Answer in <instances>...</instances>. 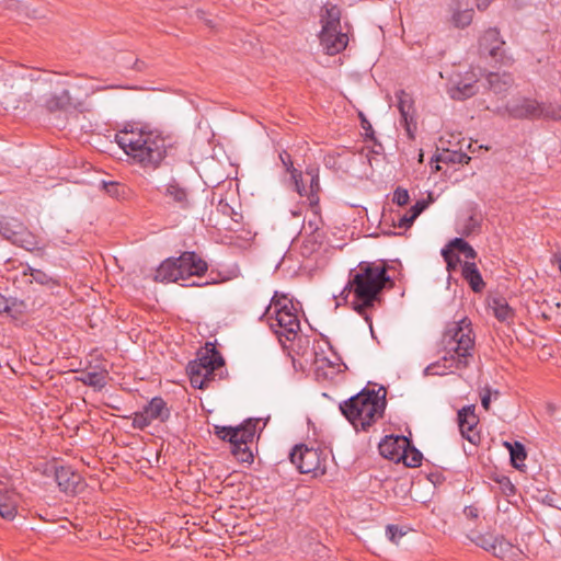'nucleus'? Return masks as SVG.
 I'll use <instances>...</instances> for the list:
<instances>
[{
	"mask_svg": "<svg viewBox=\"0 0 561 561\" xmlns=\"http://www.w3.org/2000/svg\"><path fill=\"white\" fill-rule=\"evenodd\" d=\"M32 278L37 284L47 287L53 293L55 289L61 286L60 278L57 276H51L42 270L32 271Z\"/></svg>",
	"mask_w": 561,
	"mask_h": 561,
	"instance_id": "obj_31",
	"label": "nucleus"
},
{
	"mask_svg": "<svg viewBox=\"0 0 561 561\" xmlns=\"http://www.w3.org/2000/svg\"><path fill=\"white\" fill-rule=\"evenodd\" d=\"M291 179H293V181L295 183V187H296L297 193L300 196H306L308 198V187L305 186V184L302 183V173L301 172H294L293 171Z\"/></svg>",
	"mask_w": 561,
	"mask_h": 561,
	"instance_id": "obj_45",
	"label": "nucleus"
},
{
	"mask_svg": "<svg viewBox=\"0 0 561 561\" xmlns=\"http://www.w3.org/2000/svg\"><path fill=\"white\" fill-rule=\"evenodd\" d=\"M489 89L496 95L505 96L514 85V78L508 72H490L486 76Z\"/></svg>",
	"mask_w": 561,
	"mask_h": 561,
	"instance_id": "obj_19",
	"label": "nucleus"
},
{
	"mask_svg": "<svg viewBox=\"0 0 561 561\" xmlns=\"http://www.w3.org/2000/svg\"><path fill=\"white\" fill-rule=\"evenodd\" d=\"M1 103L5 106V108H8L9 106H11L13 108H18L19 107V104H15V100L10 101L8 99V96H4L3 101Z\"/></svg>",
	"mask_w": 561,
	"mask_h": 561,
	"instance_id": "obj_58",
	"label": "nucleus"
},
{
	"mask_svg": "<svg viewBox=\"0 0 561 561\" xmlns=\"http://www.w3.org/2000/svg\"><path fill=\"white\" fill-rule=\"evenodd\" d=\"M552 263L558 266V270L561 274V254H553Z\"/></svg>",
	"mask_w": 561,
	"mask_h": 561,
	"instance_id": "obj_59",
	"label": "nucleus"
},
{
	"mask_svg": "<svg viewBox=\"0 0 561 561\" xmlns=\"http://www.w3.org/2000/svg\"><path fill=\"white\" fill-rule=\"evenodd\" d=\"M407 534V530H404L402 527L393 524H389L386 527V536L387 538L393 542L398 543L399 540Z\"/></svg>",
	"mask_w": 561,
	"mask_h": 561,
	"instance_id": "obj_42",
	"label": "nucleus"
},
{
	"mask_svg": "<svg viewBox=\"0 0 561 561\" xmlns=\"http://www.w3.org/2000/svg\"><path fill=\"white\" fill-rule=\"evenodd\" d=\"M414 220L409 216V214H404L400 216L398 220H392V227L394 228H404L409 229L413 225Z\"/></svg>",
	"mask_w": 561,
	"mask_h": 561,
	"instance_id": "obj_49",
	"label": "nucleus"
},
{
	"mask_svg": "<svg viewBox=\"0 0 561 561\" xmlns=\"http://www.w3.org/2000/svg\"><path fill=\"white\" fill-rule=\"evenodd\" d=\"M108 371L106 369L95 371H82L76 380L95 390H102L107 385Z\"/></svg>",
	"mask_w": 561,
	"mask_h": 561,
	"instance_id": "obj_26",
	"label": "nucleus"
},
{
	"mask_svg": "<svg viewBox=\"0 0 561 561\" xmlns=\"http://www.w3.org/2000/svg\"><path fill=\"white\" fill-rule=\"evenodd\" d=\"M398 100V110L401 114V121L409 134H411V124L414 123V102L412 96L404 90L396 93Z\"/></svg>",
	"mask_w": 561,
	"mask_h": 561,
	"instance_id": "obj_18",
	"label": "nucleus"
},
{
	"mask_svg": "<svg viewBox=\"0 0 561 561\" xmlns=\"http://www.w3.org/2000/svg\"><path fill=\"white\" fill-rule=\"evenodd\" d=\"M178 265L181 266V279L186 280L191 276H202L208 268L207 263L195 252L186 251L176 257Z\"/></svg>",
	"mask_w": 561,
	"mask_h": 561,
	"instance_id": "obj_11",
	"label": "nucleus"
},
{
	"mask_svg": "<svg viewBox=\"0 0 561 561\" xmlns=\"http://www.w3.org/2000/svg\"><path fill=\"white\" fill-rule=\"evenodd\" d=\"M479 423L478 416L474 414V407L468 405L458 411V425L463 438L472 444L480 440V435L476 427Z\"/></svg>",
	"mask_w": 561,
	"mask_h": 561,
	"instance_id": "obj_13",
	"label": "nucleus"
},
{
	"mask_svg": "<svg viewBox=\"0 0 561 561\" xmlns=\"http://www.w3.org/2000/svg\"><path fill=\"white\" fill-rule=\"evenodd\" d=\"M54 476L59 490L66 494H76L82 482V477L70 466H55Z\"/></svg>",
	"mask_w": 561,
	"mask_h": 561,
	"instance_id": "obj_12",
	"label": "nucleus"
},
{
	"mask_svg": "<svg viewBox=\"0 0 561 561\" xmlns=\"http://www.w3.org/2000/svg\"><path fill=\"white\" fill-rule=\"evenodd\" d=\"M490 0H477V7L479 10H484L488 8Z\"/></svg>",
	"mask_w": 561,
	"mask_h": 561,
	"instance_id": "obj_60",
	"label": "nucleus"
},
{
	"mask_svg": "<svg viewBox=\"0 0 561 561\" xmlns=\"http://www.w3.org/2000/svg\"><path fill=\"white\" fill-rule=\"evenodd\" d=\"M261 422V419H248L237 430L236 444L248 445L252 443L256 433V426Z\"/></svg>",
	"mask_w": 561,
	"mask_h": 561,
	"instance_id": "obj_28",
	"label": "nucleus"
},
{
	"mask_svg": "<svg viewBox=\"0 0 561 561\" xmlns=\"http://www.w3.org/2000/svg\"><path fill=\"white\" fill-rule=\"evenodd\" d=\"M314 210V219L308 221V229L311 231L312 234H314L319 230V221L318 218V211L319 208H312Z\"/></svg>",
	"mask_w": 561,
	"mask_h": 561,
	"instance_id": "obj_53",
	"label": "nucleus"
},
{
	"mask_svg": "<svg viewBox=\"0 0 561 561\" xmlns=\"http://www.w3.org/2000/svg\"><path fill=\"white\" fill-rule=\"evenodd\" d=\"M225 360L213 343H206L205 352L198 353L196 360L187 365L191 385L196 389H204L215 379L216 370L221 368Z\"/></svg>",
	"mask_w": 561,
	"mask_h": 561,
	"instance_id": "obj_6",
	"label": "nucleus"
},
{
	"mask_svg": "<svg viewBox=\"0 0 561 561\" xmlns=\"http://www.w3.org/2000/svg\"><path fill=\"white\" fill-rule=\"evenodd\" d=\"M42 106L48 113L68 112L75 107L72 96L66 89L61 90L59 93H51L46 96L42 103Z\"/></svg>",
	"mask_w": 561,
	"mask_h": 561,
	"instance_id": "obj_16",
	"label": "nucleus"
},
{
	"mask_svg": "<svg viewBox=\"0 0 561 561\" xmlns=\"http://www.w3.org/2000/svg\"><path fill=\"white\" fill-rule=\"evenodd\" d=\"M388 265L385 261L379 263L363 261L357 265V270L350 272V278L344 287L342 295L346 291L352 294V307L362 316L371 328V311L376 305L382 301L381 295L389 283L393 284L387 274Z\"/></svg>",
	"mask_w": 561,
	"mask_h": 561,
	"instance_id": "obj_1",
	"label": "nucleus"
},
{
	"mask_svg": "<svg viewBox=\"0 0 561 561\" xmlns=\"http://www.w3.org/2000/svg\"><path fill=\"white\" fill-rule=\"evenodd\" d=\"M33 95L31 93L25 94V102H32Z\"/></svg>",
	"mask_w": 561,
	"mask_h": 561,
	"instance_id": "obj_64",
	"label": "nucleus"
},
{
	"mask_svg": "<svg viewBox=\"0 0 561 561\" xmlns=\"http://www.w3.org/2000/svg\"><path fill=\"white\" fill-rule=\"evenodd\" d=\"M279 159H280L283 165L285 167L286 171L289 172L291 175H293V171L299 172L297 169L294 168L291 157L287 151H285V150L282 151L279 153Z\"/></svg>",
	"mask_w": 561,
	"mask_h": 561,
	"instance_id": "obj_48",
	"label": "nucleus"
},
{
	"mask_svg": "<svg viewBox=\"0 0 561 561\" xmlns=\"http://www.w3.org/2000/svg\"><path fill=\"white\" fill-rule=\"evenodd\" d=\"M426 375H444L445 371H425Z\"/></svg>",
	"mask_w": 561,
	"mask_h": 561,
	"instance_id": "obj_63",
	"label": "nucleus"
},
{
	"mask_svg": "<svg viewBox=\"0 0 561 561\" xmlns=\"http://www.w3.org/2000/svg\"><path fill=\"white\" fill-rule=\"evenodd\" d=\"M520 553V550L512 545L508 540H506L503 536H497V540L495 543V549H493L492 554L499 559L512 561L517 558Z\"/></svg>",
	"mask_w": 561,
	"mask_h": 561,
	"instance_id": "obj_27",
	"label": "nucleus"
},
{
	"mask_svg": "<svg viewBox=\"0 0 561 561\" xmlns=\"http://www.w3.org/2000/svg\"><path fill=\"white\" fill-rule=\"evenodd\" d=\"M215 434L221 440H227L230 443V445H236V439L238 436L236 427L216 425Z\"/></svg>",
	"mask_w": 561,
	"mask_h": 561,
	"instance_id": "obj_40",
	"label": "nucleus"
},
{
	"mask_svg": "<svg viewBox=\"0 0 561 561\" xmlns=\"http://www.w3.org/2000/svg\"><path fill=\"white\" fill-rule=\"evenodd\" d=\"M480 507H478L476 504L468 505L463 508V515L468 520H477L480 515Z\"/></svg>",
	"mask_w": 561,
	"mask_h": 561,
	"instance_id": "obj_50",
	"label": "nucleus"
},
{
	"mask_svg": "<svg viewBox=\"0 0 561 561\" xmlns=\"http://www.w3.org/2000/svg\"><path fill=\"white\" fill-rule=\"evenodd\" d=\"M115 140L131 162L145 170L158 169L170 147L167 137L160 130L148 126L125 127L115 135Z\"/></svg>",
	"mask_w": 561,
	"mask_h": 561,
	"instance_id": "obj_2",
	"label": "nucleus"
},
{
	"mask_svg": "<svg viewBox=\"0 0 561 561\" xmlns=\"http://www.w3.org/2000/svg\"><path fill=\"white\" fill-rule=\"evenodd\" d=\"M410 201V195L408 190L398 186L392 196V202L397 204L398 206H405Z\"/></svg>",
	"mask_w": 561,
	"mask_h": 561,
	"instance_id": "obj_44",
	"label": "nucleus"
},
{
	"mask_svg": "<svg viewBox=\"0 0 561 561\" xmlns=\"http://www.w3.org/2000/svg\"><path fill=\"white\" fill-rule=\"evenodd\" d=\"M473 19V10L472 9H461L457 3L454 8V12L451 15V22L456 27L463 28L472 22Z\"/></svg>",
	"mask_w": 561,
	"mask_h": 561,
	"instance_id": "obj_30",
	"label": "nucleus"
},
{
	"mask_svg": "<svg viewBox=\"0 0 561 561\" xmlns=\"http://www.w3.org/2000/svg\"><path fill=\"white\" fill-rule=\"evenodd\" d=\"M442 256L444 257L447 270L453 271L456 270L458 263H460V259L457 254L454 253V251L447 245L442 250Z\"/></svg>",
	"mask_w": 561,
	"mask_h": 561,
	"instance_id": "obj_43",
	"label": "nucleus"
},
{
	"mask_svg": "<svg viewBox=\"0 0 561 561\" xmlns=\"http://www.w3.org/2000/svg\"><path fill=\"white\" fill-rule=\"evenodd\" d=\"M477 80L468 78L466 80H460L456 82L449 89V95L454 100L462 101L473 96L478 92V88L476 85Z\"/></svg>",
	"mask_w": 561,
	"mask_h": 561,
	"instance_id": "obj_25",
	"label": "nucleus"
},
{
	"mask_svg": "<svg viewBox=\"0 0 561 561\" xmlns=\"http://www.w3.org/2000/svg\"><path fill=\"white\" fill-rule=\"evenodd\" d=\"M307 175L310 176V184L308 186V202L311 208H319V192H320V181H319V169L318 168H308L306 170Z\"/></svg>",
	"mask_w": 561,
	"mask_h": 561,
	"instance_id": "obj_29",
	"label": "nucleus"
},
{
	"mask_svg": "<svg viewBox=\"0 0 561 561\" xmlns=\"http://www.w3.org/2000/svg\"><path fill=\"white\" fill-rule=\"evenodd\" d=\"M505 113L514 119H537L540 118L539 103L536 100L522 98L507 103Z\"/></svg>",
	"mask_w": 561,
	"mask_h": 561,
	"instance_id": "obj_9",
	"label": "nucleus"
},
{
	"mask_svg": "<svg viewBox=\"0 0 561 561\" xmlns=\"http://www.w3.org/2000/svg\"><path fill=\"white\" fill-rule=\"evenodd\" d=\"M386 394L387 390L382 386L378 390L366 387L355 396L341 402L339 408L357 432H368L385 415Z\"/></svg>",
	"mask_w": 561,
	"mask_h": 561,
	"instance_id": "obj_3",
	"label": "nucleus"
},
{
	"mask_svg": "<svg viewBox=\"0 0 561 561\" xmlns=\"http://www.w3.org/2000/svg\"><path fill=\"white\" fill-rule=\"evenodd\" d=\"M505 42L501 38L500 31L496 27L486 30L480 37L479 47L482 54H488L490 57L499 60L502 57V47Z\"/></svg>",
	"mask_w": 561,
	"mask_h": 561,
	"instance_id": "obj_14",
	"label": "nucleus"
},
{
	"mask_svg": "<svg viewBox=\"0 0 561 561\" xmlns=\"http://www.w3.org/2000/svg\"><path fill=\"white\" fill-rule=\"evenodd\" d=\"M103 188L110 196H118L119 194V184L116 182H103Z\"/></svg>",
	"mask_w": 561,
	"mask_h": 561,
	"instance_id": "obj_51",
	"label": "nucleus"
},
{
	"mask_svg": "<svg viewBox=\"0 0 561 561\" xmlns=\"http://www.w3.org/2000/svg\"><path fill=\"white\" fill-rule=\"evenodd\" d=\"M442 345L444 351L442 362L445 368L449 370L467 368L474 350L471 321L468 318H462L450 323L443 334Z\"/></svg>",
	"mask_w": 561,
	"mask_h": 561,
	"instance_id": "obj_4",
	"label": "nucleus"
},
{
	"mask_svg": "<svg viewBox=\"0 0 561 561\" xmlns=\"http://www.w3.org/2000/svg\"><path fill=\"white\" fill-rule=\"evenodd\" d=\"M320 22L322 24L321 32L341 30V9L335 4L327 3L320 15Z\"/></svg>",
	"mask_w": 561,
	"mask_h": 561,
	"instance_id": "obj_22",
	"label": "nucleus"
},
{
	"mask_svg": "<svg viewBox=\"0 0 561 561\" xmlns=\"http://www.w3.org/2000/svg\"><path fill=\"white\" fill-rule=\"evenodd\" d=\"M164 195L180 209H188L192 206L187 190L175 180L168 183Z\"/></svg>",
	"mask_w": 561,
	"mask_h": 561,
	"instance_id": "obj_21",
	"label": "nucleus"
},
{
	"mask_svg": "<svg viewBox=\"0 0 561 561\" xmlns=\"http://www.w3.org/2000/svg\"><path fill=\"white\" fill-rule=\"evenodd\" d=\"M196 15L198 19L204 20L207 26H209L211 28L215 27V24L211 20L205 19V12L203 10H199V9L196 10Z\"/></svg>",
	"mask_w": 561,
	"mask_h": 561,
	"instance_id": "obj_57",
	"label": "nucleus"
},
{
	"mask_svg": "<svg viewBox=\"0 0 561 561\" xmlns=\"http://www.w3.org/2000/svg\"><path fill=\"white\" fill-rule=\"evenodd\" d=\"M20 496L13 490H0V516L3 519L12 520L18 514Z\"/></svg>",
	"mask_w": 561,
	"mask_h": 561,
	"instance_id": "obj_20",
	"label": "nucleus"
},
{
	"mask_svg": "<svg viewBox=\"0 0 561 561\" xmlns=\"http://www.w3.org/2000/svg\"><path fill=\"white\" fill-rule=\"evenodd\" d=\"M409 447V438L403 435L386 436L378 445L379 454L391 461L400 462Z\"/></svg>",
	"mask_w": 561,
	"mask_h": 561,
	"instance_id": "obj_10",
	"label": "nucleus"
},
{
	"mask_svg": "<svg viewBox=\"0 0 561 561\" xmlns=\"http://www.w3.org/2000/svg\"><path fill=\"white\" fill-rule=\"evenodd\" d=\"M16 227V237L13 244L28 252L37 251L39 255H44V247L39 245L38 236L30 231L23 222Z\"/></svg>",
	"mask_w": 561,
	"mask_h": 561,
	"instance_id": "obj_17",
	"label": "nucleus"
},
{
	"mask_svg": "<svg viewBox=\"0 0 561 561\" xmlns=\"http://www.w3.org/2000/svg\"><path fill=\"white\" fill-rule=\"evenodd\" d=\"M440 161L463 164L470 161V157L465 152L446 150L437 157V162Z\"/></svg>",
	"mask_w": 561,
	"mask_h": 561,
	"instance_id": "obj_37",
	"label": "nucleus"
},
{
	"mask_svg": "<svg viewBox=\"0 0 561 561\" xmlns=\"http://www.w3.org/2000/svg\"><path fill=\"white\" fill-rule=\"evenodd\" d=\"M497 482L504 495L512 496L516 493L514 484L507 477H502L501 479L497 480Z\"/></svg>",
	"mask_w": 561,
	"mask_h": 561,
	"instance_id": "obj_47",
	"label": "nucleus"
},
{
	"mask_svg": "<svg viewBox=\"0 0 561 561\" xmlns=\"http://www.w3.org/2000/svg\"><path fill=\"white\" fill-rule=\"evenodd\" d=\"M21 222L15 218L0 220V236L13 244L16 237V226Z\"/></svg>",
	"mask_w": 561,
	"mask_h": 561,
	"instance_id": "obj_33",
	"label": "nucleus"
},
{
	"mask_svg": "<svg viewBox=\"0 0 561 561\" xmlns=\"http://www.w3.org/2000/svg\"><path fill=\"white\" fill-rule=\"evenodd\" d=\"M428 206V202L425 199L417 201L407 214L415 220Z\"/></svg>",
	"mask_w": 561,
	"mask_h": 561,
	"instance_id": "obj_46",
	"label": "nucleus"
},
{
	"mask_svg": "<svg viewBox=\"0 0 561 561\" xmlns=\"http://www.w3.org/2000/svg\"><path fill=\"white\" fill-rule=\"evenodd\" d=\"M449 248L454 251L457 250L462 253L466 259H476L477 252L476 250L462 238H455L449 242Z\"/></svg>",
	"mask_w": 561,
	"mask_h": 561,
	"instance_id": "obj_36",
	"label": "nucleus"
},
{
	"mask_svg": "<svg viewBox=\"0 0 561 561\" xmlns=\"http://www.w3.org/2000/svg\"><path fill=\"white\" fill-rule=\"evenodd\" d=\"M171 411L162 397H153L141 411L135 412L130 417L135 430L144 431L152 422H167L170 419Z\"/></svg>",
	"mask_w": 561,
	"mask_h": 561,
	"instance_id": "obj_8",
	"label": "nucleus"
},
{
	"mask_svg": "<svg viewBox=\"0 0 561 561\" xmlns=\"http://www.w3.org/2000/svg\"><path fill=\"white\" fill-rule=\"evenodd\" d=\"M468 221H469V224L466 226L465 230L462 231V233L466 236H469L472 228L478 226V222L473 216H470Z\"/></svg>",
	"mask_w": 561,
	"mask_h": 561,
	"instance_id": "obj_56",
	"label": "nucleus"
},
{
	"mask_svg": "<svg viewBox=\"0 0 561 561\" xmlns=\"http://www.w3.org/2000/svg\"><path fill=\"white\" fill-rule=\"evenodd\" d=\"M360 125L362 128L365 130V137L369 139H375L373 127L369 121L363 114H360Z\"/></svg>",
	"mask_w": 561,
	"mask_h": 561,
	"instance_id": "obj_52",
	"label": "nucleus"
},
{
	"mask_svg": "<svg viewBox=\"0 0 561 561\" xmlns=\"http://www.w3.org/2000/svg\"><path fill=\"white\" fill-rule=\"evenodd\" d=\"M494 317L502 322L510 321L514 318V310L508 306L507 301L503 298L493 300Z\"/></svg>",
	"mask_w": 561,
	"mask_h": 561,
	"instance_id": "obj_32",
	"label": "nucleus"
},
{
	"mask_svg": "<svg viewBox=\"0 0 561 561\" xmlns=\"http://www.w3.org/2000/svg\"><path fill=\"white\" fill-rule=\"evenodd\" d=\"M231 454L240 462L252 463L254 459L250 447L243 444L231 445Z\"/></svg>",
	"mask_w": 561,
	"mask_h": 561,
	"instance_id": "obj_38",
	"label": "nucleus"
},
{
	"mask_svg": "<svg viewBox=\"0 0 561 561\" xmlns=\"http://www.w3.org/2000/svg\"><path fill=\"white\" fill-rule=\"evenodd\" d=\"M142 66H144V62H142V61L136 60V61H135V65H134V68H135L136 70H139V71H140V70H142Z\"/></svg>",
	"mask_w": 561,
	"mask_h": 561,
	"instance_id": "obj_62",
	"label": "nucleus"
},
{
	"mask_svg": "<svg viewBox=\"0 0 561 561\" xmlns=\"http://www.w3.org/2000/svg\"><path fill=\"white\" fill-rule=\"evenodd\" d=\"M471 540L478 547H481L485 551L492 553L493 549H495L497 536H494L492 534H481V535H478L476 538H472Z\"/></svg>",
	"mask_w": 561,
	"mask_h": 561,
	"instance_id": "obj_39",
	"label": "nucleus"
},
{
	"mask_svg": "<svg viewBox=\"0 0 561 561\" xmlns=\"http://www.w3.org/2000/svg\"><path fill=\"white\" fill-rule=\"evenodd\" d=\"M181 266L178 265L176 259L164 260L156 272V280L160 282H178L181 280Z\"/></svg>",
	"mask_w": 561,
	"mask_h": 561,
	"instance_id": "obj_24",
	"label": "nucleus"
},
{
	"mask_svg": "<svg viewBox=\"0 0 561 561\" xmlns=\"http://www.w3.org/2000/svg\"><path fill=\"white\" fill-rule=\"evenodd\" d=\"M262 318H265L272 331L283 343V339L293 342L300 332V320L293 300L285 294L275 291Z\"/></svg>",
	"mask_w": 561,
	"mask_h": 561,
	"instance_id": "obj_5",
	"label": "nucleus"
},
{
	"mask_svg": "<svg viewBox=\"0 0 561 561\" xmlns=\"http://www.w3.org/2000/svg\"><path fill=\"white\" fill-rule=\"evenodd\" d=\"M289 459L300 473H312L318 477L327 472V455L320 448L296 445L289 454Z\"/></svg>",
	"mask_w": 561,
	"mask_h": 561,
	"instance_id": "obj_7",
	"label": "nucleus"
},
{
	"mask_svg": "<svg viewBox=\"0 0 561 561\" xmlns=\"http://www.w3.org/2000/svg\"><path fill=\"white\" fill-rule=\"evenodd\" d=\"M10 310L9 299L0 294V312H10Z\"/></svg>",
	"mask_w": 561,
	"mask_h": 561,
	"instance_id": "obj_55",
	"label": "nucleus"
},
{
	"mask_svg": "<svg viewBox=\"0 0 561 561\" xmlns=\"http://www.w3.org/2000/svg\"><path fill=\"white\" fill-rule=\"evenodd\" d=\"M540 118L561 119V106L553 104L539 103Z\"/></svg>",
	"mask_w": 561,
	"mask_h": 561,
	"instance_id": "obj_41",
	"label": "nucleus"
},
{
	"mask_svg": "<svg viewBox=\"0 0 561 561\" xmlns=\"http://www.w3.org/2000/svg\"><path fill=\"white\" fill-rule=\"evenodd\" d=\"M320 44L330 56L336 55L344 50L348 44V36L342 30L335 32H320Z\"/></svg>",
	"mask_w": 561,
	"mask_h": 561,
	"instance_id": "obj_15",
	"label": "nucleus"
},
{
	"mask_svg": "<svg viewBox=\"0 0 561 561\" xmlns=\"http://www.w3.org/2000/svg\"><path fill=\"white\" fill-rule=\"evenodd\" d=\"M461 276L468 283L472 291L481 293L484 289L485 283L476 263L465 262L461 270Z\"/></svg>",
	"mask_w": 561,
	"mask_h": 561,
	"instance_id": "obj_23",
	"label": "nucleus"
},
{
	"mask_svg": "<svg viewBox=\"0 0 561 561\" xmlns=\"http://www.w3.org/2000/svg\"><path fill=\"white\" fill-rule=\"evenodd\" d=\"M505 445L510 449L512 465L516 468L520 467L527 457L525 446L519 442L505 443Z\"/></svg>",
	"mask_w": 561,
	"mask_h": 561,
	"instance_id": "obj_34",
	"label": "nucleus"
},
{
	"mask_svg": "<svg viewBox=\"0 0 561 561\" xmlns=\"http://www.w3.org/2000/svg\"><path fill=\"white\" fill-rule=\"evenodd\" d=\"M423 455L416 449L411 440L409 439V447H407V453H404V458H401V461L410 468H416L422 465Z\"/></svg>",
	"mask_w": 561,
	"mask_h": 561,
	"instance_id": "obj_35",
	"label": "nucleus"
},
{
	"mask_svg": "<svg viewBox=\"0 0 561 561\" xmlns=\"http://www.w3.org/2000/svg\"><path fill=\"white\" fill-rule=\"evenodd\" d=\"M36 270H37V268H34V267H32V266H30V265H26V267H25V268H24V271H23V275H24V276H26V275L32 276V273H33L32 271H36Z\"/></svg>",
	"mask_w": 561,
	"mask_h": 561,
	"instance_id": "obj_61",
	"label": "nucleus"
},
{
	"mask_svg": "<svg viewBox=\"0 0 561 561\" xmlns=\"http://www.w3.org/2000/svg\"><path fill=\"white\" fill-rule=\"evenodd\" d=\"M481 404L485 410L490 409L491 390L489 388L484 389V393L481 396Z\"/></svg>",
	"mask_w": 561,
	"mask_h": 561,
	"instance_id": "obj_54",
	"label": "nucleus"
}]
</instances>
